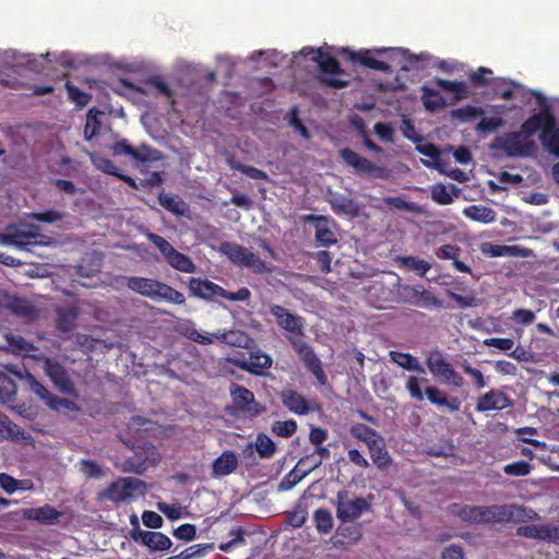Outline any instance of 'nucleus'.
Segmentation results:
<instances>
[{"label":"nucleus","mask_w":559,"mask_h":559,"mask_svg":"<svg viewBox=\"0 0 559 559\" xmlns=\"http://www.w3.org/2000/svg\"><path fill=\"white\" fill-rule=\"evenodd\" d=\"M146 238L160 251L166 262L175 270L183 273H193L197 270L192 260L177 251L164 237L147 233Z\"/></svg>","instance_id":"nucleus-7"},{"label":"nucleus","mask_w":559,"mask_h":559,"mask_svg":"<svg viewBox=\"0 0 559 559\" xmlns=\"http://www.w3.org/2000/svg\"><path fill=\"white\" fill-rule=\"evenodd\" d=\"M457 515L469 523H487L486 507L464 506L456 511Z\"/></svg>","instance_id":"nucleus-40"},{"label":"nucleus","mask_w":559,"mask_h":559,"mask_svg":"<svg viewBox=\"0 0 559 559\" xmlns=\"http://www.w3.org/2000/svg\"><path fill=\"white\" fill-rule=\"evenodd\" d=\"M158 202L164 209L177 216H186L189 212L188 204L178 195L160 193Z\"/></svg>","instance_id":"nucleus-33"},{"label":"nucleus","mask_w":559,"mask_h":559,"mask_svg":"<svg viewBox=\"0 0 559 559\" xmlns=\"http://www.w3.org/2000/svg\"><path fill=\"white\" fill-rule=\"evenodd\" d=\"M281 401L283 405L290 412L297 415H306L309 413L310 407L307 400L298 392L286 389L281 392Z\"/></svg>","instance_id":"nucleus-26"},{"label":"nucleus","mask_w":559,"mask_h":559,"mask_svg":"<svg viewBox=\"0 0 559 559\" xmlns=\"http://www.w3.org/2000/svg\"><path fill=\"white\" fill-rule=\"evenodd\" d=\"M34 358L44 361L45 373L61 393L72 394L74 392V383L69 372L57 359L41 355L34 356Z\"/></svg>","instance_id":"nucleus-9"},{"label":"nucleus","mask_w":559,"mask_h":559,"mask_svg":"<svg viewBox=\"0 0 559 559\" xmlns=\"http://www.w3.org/2000/svg\"><path fill=\"white\" fill-rule=\"evenodd\" d=\"M16 395V384L4 372L0 371V401L3 403L11 402Z\"/></svg>","instance_id":"nucleus-45"},{"label":"nucleus","mask_w":559,"mask_h":559,"mask_svg":"<svg viewBox=\"0 0 559 559\" xmlns=\"http://www.w3.org/2000/svg\"><path fill=\"white\" fill-rule=\"evenodd\" d=\"M238 467V457L234 451H224L212 464V476L221 478L233 474Z\"/></svg>","instance_id":"nucleus-24"},{"label":"nucleus","mask_w":559,"mask_h":559,"mask_svg":"<svg viewBox=\"0 0 559 559\" xmlns=\"http://www.w3.org/2000/svg\"><path fill=\"white\" fill-rule=\"evenodd\" d=\"M542 144L551 154L559 156V127L556 128V121L554 120V127L550 130H546L544 134L539 135Z\"/></svg>","instance_id":"nucleus-44"},{"label":"nucleus","mask_w":559,"mask_h":559,"mask_svg":"<svg viewBox=\"0 0 559 559\" xmlns=\"http://www.w3.org/2000/svg\"><path fill=\"white\" fill-rule=\"evenodd\" d=\"M80 471L88 478H102L105 474L102 467L94 461L82 460Z\"/></svg>","instance_id":"nucleus-62"},{"label":"nucleus","mask_w":559,"mask_h":559,"mask_svg":"<svg viewBox=\"0 0 559 559\" xmlns=\"http://www.w3.org/2000/svg\"><path fill=\"white\" fill-rule=\"evenodd\" d=\"M188 288L191 295L202 299H211L214 296L222 297L224 293V288L219 285L200 277H191L188 282Z\"/></svg>","instance_id":"nucleus-21"},{"label":"nucleus","mask_w":559,"mask_h":559,"mask_svg":"<svg viewBox=\"0 0 559 559\" xmlns=\"http://www.w3.org/2000/svg\"><path fill=\"white\" fill-rule=\"evenodd\" d=\"M300 360L308 367V369L312 372L316 379L321 383L325 384L326 376L323 371L322 364L318 356L316 355L313 348L310 346L305 352L299 355Z\"/></svg>","instance_id":"nucleus-31"},{"label":"nucleus","mask_w":559,"mask_h":559,"mask_svg":"<svg viewBox=\"0 0 559 559\" xmlns=\"http://www.w3.org/2000/svg\"><path fill=\"white\" fill-rule=\"evenodd\" d=\"M131 157L139 162L157 160L159 159V153L153 150L151 146L142 144L138 148H133V154Z\"/></svg>","instance_id":"nucleus-61"},{"label":"nucleus","mask_w":559,"mask_h":559,"mask_svg":"<svg viewBox=\"0 0 559 559\" xmlns=\"http://www.w3.org/2000/svg\"><path fill=\"white\" fill-rule=\"evenodd\" d=\"M132 538L146 546L152 551H164L171 547L169 537L160 532L142 531L140 527L133 528Z\"/></svg>","instance_id":"nucleus-17"},{"label":"nucleus","mask_w":559,"mask_h":559,"mask_svg":"<svg viewBox=\"0 0 559 559\" xmlns=\"http://www.w3.org/2000/svg\"><path fill=\"white\" fill-rule=\"evenodd\" d=\"M16 376L23 380L29 390L43 400L48 407L51 409H59L61 406L69 408L72 402L66 399H59L52 395L49 390L41 384L32 373L24 370L23 372H16Z\"/></svg>","instance_id":"nucleus-11"},{"label":"nucleus","mask_w":559,"mask_h":559,"mask_svg":"<svg viewBox=\"0 0 559 559\" xmlns=\"http://www.w3.org/2000/svg\"><path fill=\"white\" fill-rule=\"evenodd\" d=\"M240 267H247L257 274H263L270 272L266 263L260 259L259 255L249 250L246 259Z\"/></svg>","instance_id":"nucleus-53"},{"label":"nucleus","mask_w":559,"mask_h":559,"mask_svg":"<svg viewBox=\"0 0 559 559\" xmlns=\"http://www.w3.org/2000/svg\"><path fill=\"white\" fill-rule=\"evenodd\" d=\"M316 527L321 533H329L333 527V518L329 510L318 509L313 514Z\"/></svg>","instance_id":"nucleus-51"},{"label":"nucleus","mask_w":559,"mask_h":559,"mask_svg":"<svg viewBox=\"0 0 559 559\" xmlns=\"http://www.w3.org/2000/svg\"><path fill=\"white\" fill-rule=\"evenodd\" d=\"M305 222L310 223L314 227V239L319 246L330 247L337 242L334 231L335 223L326 216L307 215Z\"/></svg>","instance_id":"nucleus-13"},{"label":"nucleus","mask_w":559,"mask_h":559,"mask_svg":"<svg viewBox=\"0 0 559 559\" xmlns=\"http://www.w3.org/2000/svg\"><path fill=\"white\" fill-rule=\"evenodd\" d=\"M80 310L76 306L58 307L56 309V325L62 332L71 331L79 317Z\"/></svg>","instance_id":"nucleus-28"},{"label":"nucleus","mask_w":559,"mask_h":559,"mask_svg":"<svg viewBox=\"0 0 559 559\" xmlns=\"http://www.w3.org/2000/svg\"><path fill=\"white\" fill-rule=\"evenodd\" d=\"M88 155H90V159H91L92 164L95 166V168H97L98 170H100L105 174H108V175H112V176L118 175L117 167L109 158L104 157L96 153H90Z\"/></svg>","instance_id":"nucleus-52"},{"label":"nucleus","mask_w":559,"mask_h":559,"mask_svg":"<svg viewBox=\"0 0 559 559\" xmlns=\"http://www.w3.org/2000/svg\"><path fill=\"white\" fill-rule=\"evenodd\" d=\"M425 358L429 372L441 383L454 388H462L464 385L463 377L455 371L439 349L427 352Z\"/></svg>","instance_id":"nucleus-3"},{"label":"nucleus","mask_w":559,"mask_h":559,"mask_svg":"<svg viewBox=\"0 0 559 559\" xmlns=\"http://www.w3.org/2000/svg\"><path fill=\"white\" fill-rule=\"evenodd\" d=\"M389 357L392 362L407 371H415L418 374H426V369L423 367L420 361L408 353L391 350L389 353Z\"/></svg>","instance_id":"nucleus-30"},{"label":"nucleus","mask_w":559,"mask_h":559,"mask_svg":"<svg viewBox=\"0 0 559 559\" xmlns=\"http://www.w3.org/2000/svg\"><path fill=\"white\" fill-rule=\"evenodd\" d=\"M146 484L134 477H120L109 487L97 493V500H109L115 503L128 502L143 497L146 492Z\"/></svg>","instance_id":"nucleus-2"},{"label":"nucleus","mask_w":559,"mask_h":559,"mask_svg":"<svg viewBox=\"0 0 559 559\" xmlns=\"http://www.w3.org/2000/svg\"><path fill=\"white\" fill-rule=\"evenodd\" d=\"M425 396L428 399V401L431 404H435L437 406H442L444 404H448V397L447 395L439 390L437 386H426L425 388Z\"/></svg>","instance_id":"nucleus-64"},{"label":"nucleus","mask_w":559,"mask_h":559,"mask_svg":"<svg viewBox=\"0 0 559 559\" xmlns=\"http://www.w3.org/2000/svg\"><path fill=\"white\" fill-rule=\"evenodd\" d=\"M269 310L275 318L276 324L287 333L286 335H305L306 320L302 317L275 304L270 305Z\"/></svg>","instance_id":"nucleus-10"},{"label":"nucleus","mask_w":559,"mask_h":559,"mask_svg":"<svg viewBox=\"0 0 559 559\" xmlns=\"http://www.w3.org/2000/svg\"><path fill=\"white\" fill-rule=\"evenodd\" d=\"M515 533L520 537L546 542L547 524L519 526Z\"/></svg>","instance_id":"nucleus-43"},{"label":"nucleus","mask_w":559,"mask_h":559,"mask_svg":"<svg viewBox=\"0 0 559 559\" xmlns=\"http://www.w3.org/2000/svg\"><path fill=\"white\" fill-rule=\"evenodd\" d=\"M124 280L129 289L154 301H167L174 305H183L186 301L182 293L157 280L140 276H130Z\"/></svg>","instance_id":"nucleus-1"},{"label":"nucleus","mask_w":559,"mask_h":559,"mask_svg":"<svg viewBox=\"0 0 559 559\" xmlns=\"http://www.w3.org/2000/svg\"><path fill=\"white\" fill-rule=\"evenodd\" d=\"M313 455H306L301 457L294 469H292L278 484L280 491H287L293 489L304 477L309 474V471H304V466L307 464L309 459Z\"/></svg>","instance_id":"nucleus-27"},{"label":"nucleus","mask_w":559,"mask_h":559,"mask_svg":"<svg viewBox=\"0 0 559 559\" xmlns=\"http://www.w3.org/2000/svg\"><path fill=\"white\" fill-rule=\"evenodd\" d=\"M370 457L378 468H386L391 463L392 459L386 451L385 441L382 437L373 440L368 447Z\"/></svg>","instance_id":"nucleus-29"},{"label":"nucleus","mask_w":559,"mask_h":559,"mask_svg":"<svg viewBox=\"0 0 559 559\" xmlns=\"http://www.w3.org/2000/svg\"><path fill=\"white\" fill-rule=\"evenodd\" d=\"M350 433L356 439L364 441L366 445L368 447L373 440L380 438L378 431L374 429L364 425V424H357L352 427Z\"/></svg>","instance_id":"nucleus-47"},{"label":"nucleus","mask_w":559,"mask_h":559,"mask_svg":"<svg viewBox=\"0 0 559 559\" xmlns=\"http://www.w3.org/2000/svg\"><path fill=\"white\" fill-rule=\"evenodd\" d=\"M480 250L489 257H510V245H495L491 242L481 243Z\"/></svg>","instance_id":"nucleus-60"},{"label":"nucleus","mask_w":559,"mask_h":559,"mask_svg":"<svg viewBox=\"0 0 559 559\" xmlns=\"http://www.w3.org/2000/svg\"><path fill=\"white\" fill-rule=\"evenodd\" d=\"M402 264L408 270L417 272L419 275H425L431 267L430 263L417 257L401 258Z\"/></svg>","instance_id":"nucleus-56"},{"label":"nucleus","mask_w":559,"mask_h":559,"mask_svg":"<svg viewBox=\"0 0 559 559\" xmlns=\"http://www.w3.org/2000/svg\"><path fill=\"white\" fill-rule=\"evenodd\" d=\"M336 515L343 521H353L361 516L371 507V502L365 498L352 497L348 491L340 490L335 499Z\"/></svg>","instance_id":"nucleus-8"},{"label":"nucleus","mask_w":559,"mask_h":559,"mask_svg":"<svg viewBox=\"0 0 559 559\" xmlns=\"http://www.w3.org/2000/svg\"><path fill=\"white\" fill-rule=\"evenodd\" d=\"M219 252L226 255L235 265L241 266L249 249L236 242L225 241L221 243Z\"/></svg>","instance_id":"nucleus-38"},{"label":"nucleus","mask_w":559,"mask_h":559,"mask_svg":"<svg viewBox=\"0 0 559 559\" xmlns=\"http://www.w3.org/2000/svg\"><path fill=\"white\" fill-rule=\"evenodd\" d=\"M340 155L344 163L354 169L358 175H365L369 177L379 178L382 176V168L370 162L369 159L360 156L350 148H343L340 151Z\"/></svg>","instance_id":"nucleus-14"},{"label":"nucleus","mask_w":559,"mask_h":559,"mask_svg":"<svg viewBox=\"0 0 559 559\" xmlns=\"http://www.w3.org/2000/svg\"><path fill=\"white\" fill-rule=\"evenodd\" d=\"M212 550L213 543L192 545L180 552V559H202Z\"/></svg>","instance_id":"nucleus-46"},{"label":"nucleus","mask_w":559,"mask_h":559,"mask_svg":"<svg viewBox=\"0 0 559 559\" xmlns=\"http://www.w3.org/2000/svg\"><path fill=\"white\" fill-rule=\"evenodd\" d=\"M503 472L510 476H526L531 472V465L525 461L513 462L507 464Z\"/></svg>","instance_id":"nucleus-63"},{"label":"nucleus","mask_w":559,"mask_h":559,"mask_svg":"<svg viewBox=\"0 0 559 559\" xmlns=\"http://www.w3.org/2000/svg\"><path fill=\"white\" fill-rule=\"evenodd\" d=\"M102 115L103 112L96 108H91L87 111L84 127V138L86 141H91L94 136L97 135L100 127L99 116Z\"/></svg>","instance_id":"nucleus-42"},{"label":"nucleus","mask_w":559,"mask_h":559,"mask_svg":"<svg viewBox=\"0 0 559 559\" xmlns=\"http://www.w3.org/2000/svg\"><path fill=\"white\" fill-rule=\"evenodd\" d=\"M67 214L57 210H48L44 212H33L26 215L27 218L35 219L37 222L55 224L64 219Z\"/></svg>","instance_id":"nucleus-50"},{"label":"nucleus","mask_w":559,"mask_h":559,"mask_svg":"<svg viewBox=\"0 0 559 559\" xmlns=\"http://www.w3.org/2000/svg\"><path fill=\"white\" fill-rule=\"evenodd\" d=\"M234 404L237 408L253 414H261L264 408L255 402L253 393L245 386L234 384L230 389Z\"/></svg>","instance_id":"nucleus-19"},{"label":"nucleus","mask_w":559,"mask_h":559,"mask_svg":"<svg viewBox=\"0 0 559 559\" xmlns=\"http://www.w3.org/2000/svg\"><path fill=\"white\" fill-rule=\"evenodd\" d=\"M416 151L431 159L430 162H423L427 167L438 169L440 173H445L442 168L443 163L440 159V152L436 145L431 143H417Z\"/></svg>","instance_id":"nucleus-39"},{"label":"nucleus","mask_w":559,"mask_h":559,"mask_svg":"<svg viewBox=\"0 0 559 559\" xmlns=\"http://www.w3.org/2000/svg\"><path fill=\"white\" fill-rule=\"evenodd\" d=\"M217 341L235 347H248L251 342L248 334L239 330H228L219 333H214Z\"/></svg>","instance_id":"nucleus-37"},{"label":"nucleus","mask_w":559,"mask_h":559,"mask_svg":"<svg viewBox=\"0 0 559 559\" xmlns=\"http://www.w3.org/2000/svg\"><path fill=\"white\" fill-rule=\"evenodd\" d=\"M22 64H27L36 72L43 70L35 64V57L33 55H17L13 50L0 51V73L9 68Z\"/></svg>","instance_id":"nucleus-23"},{"label":"nucleus","mask_w":559,"mask_h":559,"mask_svg":"<svg viewBox=\"0 0 559 559\" xmlns=\"http://www.w3.org/2000/svg\"><path fill=\"white\" fill-rule=\"evenodd\" d=\"M431 199L436 203L441 204V205H448L453 202V198H452L451 193L449 192L448 188L442 183L432 186Z\"/></svg>","instance_id":"nucleus-59"},{"label":"nucleus","mask_w":559,"mask_h":559,"mask_svg":"<svg viewBox=\"0 0 559 559\" xmlns=\"http://www.w3.org/2000/svg\"><path fill=\"white\" fill-rule=\"evenodd\" d=\"M25 519L35 520L46 525H53L58 523L61 512L56 510L49 504H45L39 508L26 509L23 511Z\"/></svg>","instance_id":"nucleus-25"},{"label":"nucleus","mask_w":559,"mask_h":559,"mask_svg":"<svg viewBox=\"0 0 559 559\" xmlns=\"http://www.w3.org/2000/svg\"><path fill=\"white\" fill-rule=\"evenodd\" d=\"M512 406V401L500 390H490L480 396L476 404L478 412L502 411Z\"/></svg>","instance_id":"nucleus-20"},{"label":"nucleus","mask_w":559,"mask_h":559,"mask_svg":"<svg viewBox=\"0 0 559 559\" xmlns=\"http://www.w3.org/2000/svg\"><path fill=\"white\" fill-rule=\"evenodd\" d=\"M532 95L536 99L539 112L530 117L521 127L520 132H523L527 139H531L539 130L540 134H544L546 130L554 127V116L545 95L539 91H532Z\"/></svg>","instance_id":"nucleus-5"},{"label":"nucleus","mask_w":559,"mask_h":559,"mask_svg":"<svg viewBox=\"0 0 559 559\" xmlns=\"http://www.w3.org/2000/svg\"><path fill=\"white\" fill-rule=\"evenodd\" d=\"M4 336L10 350L14 354H25L35 349V347L29 342L25 341L20 335L7 333Z\"/></svg>","instance_id":"nucleus-48"},{"label":"nucleus","mask_w":559,"mask_h":559,"mask_svg":"<svg viewBox=\"0 0 559 559\" xmlns=\"http://www.w3.org/2000/svg\"><path fill=\"white\" fill-rule=\"evenodd\" d=\"M144 452L145 457L143 460L141 459V453L139 451L135 453L138 460H126L121 465V471L123 473L141 475L147 469L148 466L155 465L159 462V454L153 445H147L144 449Z\"/></svg>","instance_id":"nucleus-18"},{"label":"nucleus","mask_w":559,"mask_h":559,"mask_svg":"<svg viewBox=\"0 0 559 559\" xmlns=\"http://www.w3.org/2000/svg\"><path fill=\"white\" fill-rule=\"evenodd\" d=\"M512 522L525 523L539 520V514L535 510L523 506L514 504Z\"/></svg>","instance_id":"nucleus-54"},{"label":"nucleus","mask_w":559,"mask_h":559,"mask_svg":"<svg viewBox=\"0 0 559 559\" xmlns=\"http://www.w3.org/2000/svg\"><path fill=\"white\" fill-rule=\"evenodd\" d=\"M383 203L392 209L408 213L423 214L425 212L423 206L414 202H408L402 197H386L383 199Z\"/></svg>","instance_id":"nucleus-41"},{"label":"nucleus","mask_w":559,"mask_h":559,"mask_svg":"<svg viewBox=\"0 0 559 559\" xmlns=\"http://www.w3.org/2000/svg\"><path fill=\"white\" fill-rule=\"evenodd\" d=\"M255 450L261 457L270 459L275 453V444L266 435H259L255 440Z\"/></svg>","instance_id":"nucleus-55"},{"label":"nucleus","mask_w":559,"mask_h":559,"mask_svg":"<svg viewBox=\"0 0 559 559\" xmlns=\"http://www.w3.org/2000/svg\"><path fill=\"white\" fill-rule=\"evenodd\" d=\"M491 148L502 151L509 157L528 156L535 148V143L532 139L520 131L508 132L495 139Z\"/></svg>","instance_id":"nucleus-4"},{"label":"nucleus","mask_w":559,"mask_h":559,"mask_svg":"<svg viewBox=\"0 0 559 559\" xmlns=\"http://www.w3.org/2000/svg\"><path fill=\"white\" fill-rule=\"evenodd\" d=\"M0 307L27 321H34L39 317V310L28 300L12 296L2 288H0Z\"/></svg>","instance_id":"nucleus-12"},{"label":"nucleus","mask_w":559,"mask_h":559,"mask_svg":"<svg viewBox=\"0 0 559 559\" xmlns=\"http://www.w3.org/2000/svg\"><path fill=\"white\" fill-rule=\"evenodd\" d=\"M297 430V423L293 419L285 421H275L272 426V431L282 438L292 437Z\"/></svg>","instance_id":"nucleus-58"},{"label":"nucleus","mask_w":559,"mask_h":559,"mask_svg":"<svg viewBox=\"0 0 559 559\" xmlns=\"http://www.w3.org/2000/svg\"><path fill=\"white\" fill-rule=\"evenodd\" d=\"M435 83L441 90L454 93L455 100H460L466 97V85L463 82L436 79Z\"/></svg>","instance_id":"nucleus-49"},{"label":"nucleus","mask_w":559,"mask_h":559,"mask_svg":"<svg viewBox=\"0 0 559 559\" xmlns=\"http://www.w3.org/2000/svg\"><path fill=\"white\" fill-rule=\"evenodd\" d=\"M11 235V246L29 251L32 246H49L52 239L49 236L40 234L37 225L20 224L19 226H9Z\"/></svg>","instance_id":"nucleus-6"},{"label":"nucleus","mask_w":559,"mask_h":559,"mask_svg":"<svg viewBox=\"0 0 559 559\" xmlns=\"http://www.w3.org/2000/svg\"><path fill=\"white\" fill-rule=\"evenodd\" d=\"M424 376L425 374H411L407 376L405 380V390L408 392L409 396L417 402L424 401L426 395L425 388L429 380Z\"/></svg>","instance_id":"nucleus-36"},{"label":"nucleus","mask_w":559,"mask_h":559,"mask_svg":"<svg viewBox=\"0 0 559 559\" xmlns=\"http://www.w3.org/2000/svg\"><path fill=\"white\" fill-rule=\"evenodd\" d=\"M464 216L481 224H490L497 219V213L484 205H469L463 210Z\"/></svg>","instance_id":"nucleus-32"},{"label":"nucleus","mask_w":559,"mask_h":559,"mask_svg":"<svg viewBox=\"0 0 559 559\" xmlns=\"http://www.w3.org/2000/svg\"><path fill=\"white\" fill-rule=\"evenodd\" d=\"M509 84L511 86L500 87L497 82L496 86H495L496 95L502 99L521 98L523 100H525L528 96H533L532 95L533 90H527L524 86H522L520 83H516L514 81H510Z\"/></svg>","instance_id":"nucleus-35"},{"label":"nucleus","mask_w":559,"mask_h":559,"mask_svg":"<svg viewBox=\"0 0 559 559\" xmlns=\"http://www.w3.org/2000/svg\"><path fill=\"white\" fill-rule=\"evenodd\" d=\"M237 365L242 370H246L252 374H261V371L272 367V358L261 352H252L247 360H236Z\"/></svg>","instance_id":"nucleus-22"},{"label":"nucleus","mask_w":559,"mask_h":559,"mask_svg":"<svg viewBox=\"0 0 559 559\" xmlns=\"http://www.w3.org/2000/svg\"><path fill=\"white\" fill-rule=\"evenodd\" d=\"M514 503L486 507V522H512Z\"/></svg>","instance_id":"nucleus-34"},{"label":"nucleus","mask_w":559,"mask_h":559,"mask_svg":"<svg viewBox=\"0 0 559 559\" xmlns=\"http://www.w3.org/2000/svg\"><path fill=\"white\" fill-rule=\"evenodd\" d=\"M316 62L318 63L320 70L323 72L321 81L324 84L333 88H342L347 86L348 82L346 80L336 78V75L341 74L343 71L335 58L326 57L321 51V57L320 59H317Z\"/></svg>","instance_id":"nucleus-15"},{"label":"nucleus","mask_w":559,"mask_h":559,"mask_svg":"<svg viewBox=\"0 0 559 559\" xmlns=\"http://www.w3.org/2000/svg\"><path fill=\"white\" fill-rule=\"evenodd\" d=\"M325 200L337 215L349 217H357L359 215V205L352 197L328 189Z\"/></svg>","instance_id":"nucleus-16"},{"label":"nucleus","mask_w":559,"mask_h":559,"mask_svg":"<svg viewBox=\"0 0 559 559\" xmlns=\"http://www.w3.org/2000/svg\"><path fill=\"white\" fill-rule=\"evenodd\" d=\"M423 92V102L427 109L435 110L444 105V99L432 88L425 86Z\"/></svg>","instance_id":"nucleus-57"}]
</instances>
